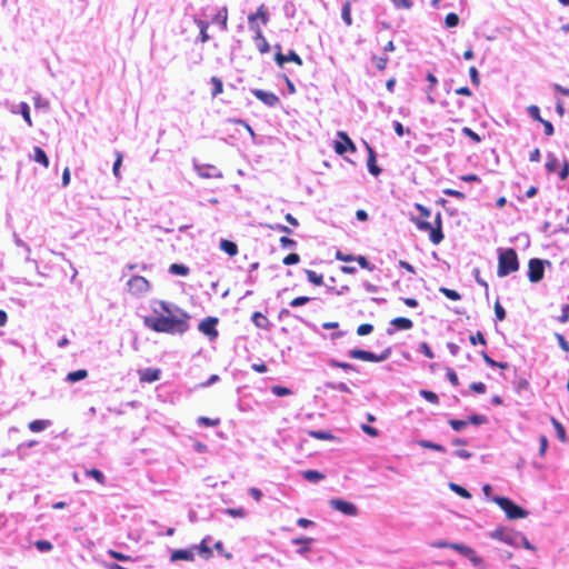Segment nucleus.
I'll return each mask as SVG.
<instances>
[{
  "instance_id": "f257e3e1",
  "label": "nucleus",
  "mask_w": 569,
  "mask_h": 569,
  "mask_svg": "<svg viewBox=\"0 0 569 569\" xmlns=\"http://www.w3.org/2000/svg\"><path fill=\"white\" fill-rule=\"evenodd\" d=\"M163 310L167 316L160 317H146L144 325L154 332H164L170 335H182L189 329L190 316L187 312H181L180 316H173L168 307L162 303Z\"/></svg>"
},
{
  "instance_id": "f03ea898",
  "label": "nucleus",
  "mask_w": 569,
  "mask_h": 569,
  "mask_svg": "<svg viewBox=\"0 0 569 569\" xmlns=\"http://www.w3.org/2000/svg\"><path fill=\"white\" fill-rule=\"evenodd\" d=\"M416 209L419 211V218L416 221L417 227L420 230L429 232L430 241L433 244L440 243L443 239L442 221L440 213L438 212L435 218V222L430 223L427 221V219L430 217V210L420 203L416 204Z\"/></svg>"
},
{
  "instance_id": "7ed1b4c3",
  "label": "nucleus",
  "mask_w": 569,
  "mask_h": 569,
  "mask_svg": "<svg viewBox=\"0 0 569 569\" xmlns=\"http://www.w3.org/2000/svg\"><path fill=\"white\" fill-rule=\"evenodd\" d=\"M518 269L519 261L516 250L512 248H508L500 251L498 257V276L506 277L509 273L516 272Z\"/></svg>"
},
{
  "instance_id": "20e7f679",
  "label": "nucleus",
  "mask_w": 569,
  "mask_h": 569,
  "mask_svg": "<svg viewBox=\"0 0 569 569\" xmlns=\"http://www.w3.org/2000/svg\"><path fill=\"white\" fill-rule=\"evenodd\" d=\"M495 501L505 511L509 519H521L528 516V511L513 503L509 498L496 497Z\"/></svg>"
},
{
  "instance_id": "39448f33",
  "label": "nucleus",
  "mask_w": 569,
  "mask_h": 569,
  "mask_svg": "<svg viewBox=\"0 0 569 569\" xmlns=\"http://www.w3.org/2000/svg\"><path fill=\"white\" fill-rule=\"evenodd\" d=\"M390 350L387 349L381 355H376L371 351L362 350V349H352L349 351V357L352 359L369 361V362H380L389 356Z\"/></svg>"
},
{
  "instance_id": "423d86ee",
  "label": "nucleus",
  "mask_w": 569,
  "mask_h": 569,
  "mask_svg": "<svg viewBox=\"0 0 569 569\" xmlns=\"http://www.w3.org/2000/svg\"><path fill=\"white\" fill-rule=\"evenodd\" d=\"M128 287L132 295L140 296L149 291L150 283L144 277L133 276L128 281Z\"/></svg>"
},
{
  "instance_id": "0eeeda50",
  "label": "nucleus",
  "mask_w": 569,
  "mask_h": 569,
  "mask_svg": "<svg viewBox=\"0 0 569 569\" xmlns=\"http://www.w3.org/2000/svg\"><path fill=\"white\" fill-rule=\"evenodd\" d=\"M528 268V278L531 282H538L543 278L545 268L542 260L537 258L530 259Z\"/></svg>"
},
{
  "instance_id": "6e6552de",
  "label": "nucleus",
  "mask_w": 569,
  "mask_h": 569,
  "mask_svg": "<svg viewBox=\"0 0 569 569\" xmlns=\"http://www.w3.org/2000/svg\"><path fill=\"white\" fill-rule=\"evenodd\" d=\"M338 137L340 138V140L336 141V143H335V151L338 154H343L347 151H351V152L356 151V147H355L353 142L351 141V139L348 137V134L346 132L340 131L338 133Z\"/></svg>"
},
{
  "instance_id": "1a4fd4ad",
  "label": "nucleus",
  "mask_w": 569,
  "mask_h": 569,
  "mask_svg": "<svg viewBox=\"0 0 569 569\" xmlns=\"http://www.w3.org/2000/svg\"><path fill=\"white\" fill-rule=\"evenodd\" d=\"M217 323V318L208 317L199 323L198 328L203 335L208 336L210 339H214L218 337V331L216 329Z\"/></svg>"
},
{
  "instance_id": "9d476101",
  "label": "nucleus",
  "mask_w": 569,
  "mask_h": 569,
  "mask_svg": "<svg viewBox=\"0 0 569 569\" xmlns=\"http://www.w3.org/2000/svg\"><path fill=\"white\" fill-rule=\"evenodd\" d=\"M251 92L258 100H260L268 107H274L279 103V98L273 92H268L261 89H253Z\"/></svg>"
},
{
  "instance_id": "9b49d317",
  "label": "nucleus",
  "mask_w": 569,
  "mask_h": 569,
  "mask_svg": "<svg viewBox=\"0 0 569 569\" xmlns=\"http://www.w3.org/2000/svg\"><path fill=\"white\" fill-rule=\"evenodd\" d=\"M330 505L336 510H339L340 512L347 515V516H355L357 515V507L348 501L341 500V499H332L330 501Z\"/></svg>"
},
{
  "instance_id": "f8f14e48",
  "label": "nucleus",
  "mask_w": 569,
  "mask_h": 569,
  "mask_svg": "<svg viewBox=\"0 0 569 569\" xmlns=\"http://www.w3.org/2000/svg\"><path fill=\"white\" fill-rule=\"evenodd\" d=\"M274 60L279 67H283L286 62H295L298 66H302L301 58L292 50L289 51L288 54H283L278 51L274 56Z\"/></svg>"
},
{
  "instance_id": "ddd939ff",
  "label": "nucleus",
  "mask_w": 569,
  "mask_h": 569,
  "mask_svg": "<svg viewBox=\"0 0 569 569\" xmlns=\"http://www.w3.org/2000/svg\"><path fill=\"white\" fill-rule=\"evenodd\" d=\"M366 148L368 151V160H367L368 170L371 174L377 177L380 174L381 169L377 166L376 152L372 149V147L369 144H366Z\"/></svg>"
},
{
  "instance_id": "4468645a",
  "label": "nucleus",
  "mask_w": 569,
  "mask_h": 569,
  "mask_svg": "<svg viewBox=\"0 0 569 569\" xmlns=\"http://www.w3.org/2000/svg\"><path fill=\"white\" fill-rule=\"evenodd\" d=\"M160 377V370L157 368H147L139 371V379L141 382H153Z\"/></svg>"
},
{
  "instance_id": "2eb2a0df",
  "label": "nucleus",
  "mask_w": 569,
  "mask_h": 569,
  "mask_svg": "<svg viewBox=\"0 0 569 569\" xmlns=\"http://www.w3.org/2000/svg\"><path fill=\"white\" fill-rule=\"evenodd\" d=\"M194 555L192 549H177L174 550L171 556V561H178V560H186V561H193Z\"/></svg>"
},
{
  "instance_id": "dca6fc26",
  "label": "nucleus",
  "mask_w": 569,
  "mask_h": 569,
  "mask_svg": "<svg viewBox=\"0 0 569 569\" xmlns=\"http://www.w3.org/2000/svg\"><path fill=\"white\" fill-rule=\"evenodd\" d=\"M209 540H210V537H206L201 540L199 546L193 547V549H197L199 556L206 560H208L212 557V550L208 545Z\"/></svg>"
},
{
  "instance_id": "f3484780",
  "label": "nucleus",
  "mask_w": 569,
  "mask_h": 569,
  "mask_svg": "<svg viewBox=\"0 0 569 569\" xmlns=\"http://www.w3.org/2000/svg\"><path fill=\"white\" fill-rule=\"evenodd\" d=\"M390 325L398 330H410L413 327V322L409 318L397 317L390 321Z\"/></svg>"
},
{
  "instance_id": "a211bd4d",
  "label": "nucleus",
  "mask_w": 569,
  "mask_h": 569,
  "mask_svg": "<svg viewBox=\"0 0 569 569\" xmlns=\"http://www.w3.org/2000/svg\"><path fill=\"white\" fill-rule=\"evenodd\" d=\"M491 537L499 539L508 545H516L515 537L512 533L507 532L505 529H497L491 533Z\"/></svg>"
},
{
  "instance_id": "6ab92c4d",
  "label": "nucleus",
  "mask_w": 569,
  "mask_h": 569,
  "mask_svg": "<svg viewBox=\"0 0 569 569\" xmlns=\"http://www.w3.org/2000/svg\"><path fill=\"white\" fill-rule=\"evenodd\" d=\"M33 161L40 163L41 166H43V168H48L49 167V159H48V156L47 153L44 152V150L40 147H34L33 148Z\"/></svg>"
},
{
  "instance_id": "aec40b11",
  "label": "nucleus",
  "mask_w": 569,
  "mask_h": 569,
  "mask_svg": "<svg viewBox=\"0 0 569 569\" xmlns=\"http://www.w3.org/2000/svg\"><path fill=\"white\" fill-rule=\"evenodd\" d=\"M219 247L230 257H234L238 253V246L233 241L222 239Z\"/></svg>"
},
{
  "instance_id": "412c9836",
  "label": "nucleus",
  "mask_w": 569,
  "mask_h": 569,
  "mask_svg": "<svg viewBox=\"0 0 569 569\" xmlns=\"http://www.w3.org/2000/svg\"><path fill=\"white\" fill-rule=\"evenodd\" d=\"M213 22L220 23L223 30H227L228 27V9L223 7L218 10L216 16L213 17Z\"/></svg>"
},
{
  "instance_id": "4be33fe9",
  "label": "nucleus",
  "mask_w": 569,
  "mask_h": 569,
  "mask_svg": "<svg viewBox=\"0 0 569 569\" xmlns=\"http://www.w3.org/2000/svg\"><path fill=\"white\" fill-rule=\"evenodd\" d=\"M248 19H249V22H252V21H254L256 19H260V20L262 21V23H263V24H267V23H268L269 18H268V11H267L266 7H264L263 4H261V6L258 8L257 12H256V13H253V14H250V16L248 17Z\"/></svg>"
},
{
  "instance_id": "5701e85b",
  "label": "nucleus",
  "mask_w": 569,
  "mask_h": 569,
  "mask_svg": "<svg viewBox=\"0 0 569 569\" xmlns=\"http://www.w3.org/2000/svg\"><path fill=\"white\" fill-rule=\"evenodd\" d=\"M251 319L256 327L260 329H267L270 325L269 319L259 311L254 312Z\"/></svg>"
},
{
  "instance_id": "b1692460",
  "label": "nucleus",
  "mask_w": 569,
  "mask_h": 569,
  "mask_svg": "<svg viewBox=\"0 0 569 569\" xmlns=\"http://www.w3.org/2000/svg\"><path fill=\"white\" fill-rule=\"evenodd\" d=\"M341 18L343 20V22L347 24V26H351L352 24V18H351V1L350 0H347L343 6H342V9H341Z\"/></svg>"
},
{
  "instance_id": "393cba45",
  "label": "nucleus",
  "mask_w": 569,
  "mask_h": 569,
  "mask_svg": "<svg viewBox=\"0 0 569 569\" xmlns=\"http://www.w3.org/2000/svg\"><path fill=\"white\" fill-rule=\"evenodd\" d=\"M88 377V371L86 369H79L76 371H71L67 375V380L71 383L83 380Z\"/></svg>"
},
{
  "instance_id": "a878e982",
  "label": "nucleus",
  "mask_w": 569,
  "mask_h": 569,
  "mask_svg": "<svg viewBox=\"0 0 569 569\" xmlns=\"http://www.w3.org/2000/svg\"><path fill=\"white\" fill-rule=\"evenodd\" d=\"M50 426L49 420H33L29 422L28 427L32 432L43 431L46 428Z\"/></svg>"
},
{
  "instance_id": "bb28decb",
  "label": "nucleus",
  "mask_w": 569,
  "mask_h": 569,
  "mask_svg": "<svg viewBox=\"0 0 569 569\" xmlns=\"http://www.w3.org/2000/svg\"><path fill=\"white\" fill-rule=\"evenodd\" d=\"M169 271L172 274H177V276H181V277H186V276L189 274V268L187 266H184V264H181V263H172V264H170Z\"/></svg>"
},
{
  "instance_id": "cd10ccee",
  "label": "nucleus",
  "mask_w": 569,
  "mask_h": 569,
  "mask_svg": "<svg viewBox=\"0 0 569 569\" xmlns=\"http://www.w3.org/2000/svg\"><path fill=\"white\" fill-rule=\"evenodd\" d=\"M210 82L212 83L211 97L216 98L218 94L223 91V82L218 77H211Z\"/></svg>"
},
{
  "instance_id": "c85d7f7f",
  "label": "nucleus",
  "mask_w": 569,
  "mask_h": 569,
  "mask_svg": "<svg viewBox=\"0 0 569 569\" xmlns=\"http://www.w3.org/2000/svg\"><path fill=\"white\" fill-rule=\"evenodd\" d=\"M550 421L557 432L559 440L563 443L567 442V435H566L565 427L555 418H551Z\"/></svg>"
},
{
  "instance_id": "c756f323",
  "label": "nucleus",
  "mask_w": 569,
  "mask_h": 569,
  "mask_svg": "<svg viewBox=\"0 0 569 569\" xmlns=\"http://www.w3.org/2000/svg\"><path fill=\"white\" fill-rule=\"evenodd\" d=\"M302 476L306 480H308L310 482H317L325 478V475L317 470H306L302 472Z\"/></svg>"
},
{
  "instance_id": "7c9ffc66",
  "label": "nucleus",
  "mask_w": 569,
  "mask_h": 569,
  "mask_svg": "<svg viewBox=\"0 0 569 569\" xmlns=\"http://www.w3.org/2000/svg\"><path fill=\"white\" fill-rule=\"evenodd\" d=\"M256 38L258 40H260V43H259V51L261 53H266L269 51V43L268 41L266 40V38L262 36V31L259 27L256 28Z\"/></svg>"
},
{
  "instance_id": "2f4dec72",
  "label": "nucleus",
  "mask_w": 569,
  "mask_h": 569,
  "mask_svg": "<svg viewBox=\"0 0 569 569\" xmlns=\"http://www.w3.org/2000/svg\"><path fill=\"white\" fill-rule=\"evenodd\" d=\"M450 549H453L466 557L473 556V549L462 543L450 545Z\"/></svg>"
},
{
  "instance_id": "473e14b6",
  "label": "nucleus",
  "mask_w": 569,
  "mask_h": 569,
  "mask_svg": "<svg viewBox=\"0 0 569 569\" xmlns=\"http://www.w3.org/2000/svg\"><path fill=\"white\" fill-rule=\"evenodd\" d=\"M116 161L113 163V167H112V172L114 174L116 178L120 179L121 178V174H120V167L122 164V160H123V156L120 151H116Z\"/></svg>"
},
{
  "instance_id": "72a5a7b5",
  "label": "nucleus",
  "mask_w": 569,
  "mask_h": 569,
  "mask_svg": "<svg viewBox=\"0 0 569 569\" xmlns=\"http://www.w3.org/2000/svg\"><path fill=\"white\" fill-rule=\"evenodd\" d=\"M306 276L308 280L315 286H321L323 283V276L318 274L312 270H306Z\"/></svg>"
},
{
  "instance_id": "f704fd0d",
  "label": "nucleus",
  "mask_w": 569,
  "mask_h": 569,
  "mask_svg": "<svg viewBox=\"0 0 569 569\" xmlns=\"http://www.w3.org/2000/svg\"><path fill=\"white\" fill-rule=\"evenodd\" d=\"M19 108H20V112H21L24 121L27 122L28 127H32V120H31L30 109H29L28 103L27 102H21L19 104Z\"/></svg>"
},
{
  "instance_id": "c9c22d12",
  "label": "nucleus",
  "mask_w": 569,
  "mask_h": 569,
  "mask_svg": "<svg viewBox=\"0 0 569 569\" xmlns=\"http://www.w3.org/2000/svg\"><path fill=\"white\" fill-rule=\"evenodd\" d=\"M558 166H559V161L556 158V156L555 154H548V160L546 162L547 171L549 173H553L558 169Z\"/></svg>"
},
{
  "instance_id": "e433bc0d",
  "label": "nucleus",
  "mask_w": 569,
  "mask_h": 569,
  "mask_svg": "<svg viewBox=\"0 0 569 569\" xmlns=\"http://www.w3.org/2000/svg\"><path fill=\"white\" fill-rule=\"evenodd\" d=\"M86 475H87V476L92 477V478H93L97 482H99L100 485H104V482H106V477H104V476H103V473H102L100 470H98V469L92 468V469H90V470H87V471H86Z\"/></svg>"
},
{
  "instance_id": "4c0bfd02",
  "label": "nucleus",
  "mask_w": 569,
  "mask_h": 569,
  "mask_svg": "<svg viewBox=\"0 0 569 569\" xmlns=\"http://www.w3.org/2000/svg\"><path fill=\"white\" fill-rule=\"evenodd\" d=\"M198 27L200 28V41L202 43L207 42L209 40V34L207 32L208 30V23L202 20L197 21Z\"/></svg>"
},
{
  "instance_id": "58836bf2",
  "label": "nucleus",
  "mask_w": 569,
  "mask_h": 569,
  "mask_svg": "<svg viewBox=\"0 0 569 569\" xmlns=\"http://www.w3.org/2000/svg\"><path fill=\"white\" fill-rule=\"evenodd\" d=\"M419 446H421L422 448H427V449H431V450H436V451H440V452H443L446 450V448L442 445L435 443V442H431L428 440L419 441Z\"/></svg>"
},
{
  "instance_id": "ea45409f",
  "label": "nucleus",
  "mask_w": 569,
  "mask_h": 569,
  "mask_svg": "<svg viewBox=\"0 0 569 569\" xmlns=\"http://www.w3.org/2000/svg\"><path fill=\"white\" fill-rule=\"evenodd\" d=\"M485 362L489 365L490 367H498L500 369H507L508 363L507 362H497L493 359H491L485 351L481 353Z\"/></svg>"
},
{
  "instance_id": "a19ab883",
  "label": "nucleus",
  "mask_w": 569,
  "mask_h": 569,
  "mask_svg": "<svg viewBox=\"0 0 569 569\" xmlns=\"http://www.w3.org/2000/svg\"><path fill=\"white\" fill-rule=\"evenodd\" d=\"M309 435L316 439H320V440H332L333 439V436L329 432V431H323V430H319V431H315V430H311L309 431Z\"/></svg>"
},
{
  "instance_id": "79ce46f5",
  "label": "nucleus",
  "mask_w": 569,
  "mask_h": 569,
  "mask_svg": "<svg viewBox=\"0 0 569 569\" xmlns=\"http://www.w3.org/2000/svg\"><path fill=\"white\" fill-rule=\"evenodd\" d=\"M450 489L462 498H466V499L471 498V493L467 489H465L463 487H461L459 485L450 483Z\"/></svg>"
},
{
  "instance_id": "37998d69",
  "label": "nucleus",
  "mask_w": 569,
  "mask_h": 569,
  "mask_svg": "<svg viewBox=\"0 0 569 569\" xmlns=\"http://www.w3.org/2000/svg\"><path fill=\"white\" fill-rule=\"evenodd\" d=\"M271 392L276 395L277 397H286L290 396L292 392L289 388L282 387V386H272Z\"/></svg>"
},
{
  "instance_id": "c03bdc74",
  "label": "nucleus",
  "mask_w": 569,
  "mask_h": 569,
  "mask_svg": "<svg viewBox=\"0 0 569 569\" xmlns=\"http://www.w3.org/2000/svg\"><path fill=\"white\" fill-rule=\"evenodd\" d=\"M198 423L201 426H206V427H216L220 423V419L219 418L212 419V418H208V417H199Z\"/></svg>"
},
{
  "instance_id": "a18cd8bd",
  "label": "nucleus",
  "mask_w": 569,
  "mask_h": 569,
  "mask_svg": "<svg viewBox=\"0 0 569 569\" xmlns=\"http://www.w3.org/2000/svg\"><path fill=\"white\" fill-rule=\"evenodd\" d=\"M441 293H443L448 299L457 301L460 300L461 296L456 290L449 289V288H440L439 290Z\"/></svg>"
},
{
  "instance_id": "49530a36",
  "label": "nucleus",
  "mask_w": 569,
  "mask_h": 569,
  "mask_svg": "<svg viewBox=\"0 0 569 569\" xmlns=\"http://www.w3.org/2000/svg\"><path fill=\"white\" fill-rule=\"evenodd\" d=\"M420 395L429 402L433 403V405H438L439 403V398L438 396L433 392V391H430V390H420Z\"/></svg>"
},
{
  "instance_id": "de8ad7c7",
  "label": "nucleus",
  "mask_w": 569,
  "mask_h": 569,
  "mask_svg": "<svg viewBox=\"0 0 569 569\" xmlns=\"http://www.w3.org/2000/svg\"><path fill=\"white\" fill-rule=\"evenodd\" d=\"M330 366L335 367V368H340V369H343V370L358 371L357 368L353 365L348 363V362H340V361H337V360H331L330 361Z\"/></svg>"
},
{
  "instance_id": "09e8293b",
  "label": "nucleus",
  "mask_w": 569,
  "mask_h": 569,
  "mask_svg": "<svg viewBox=\"0 0 569 569\" xmlns=\"http://www.w3.org/2000/svg\"><path fill=\"white\" fill-rule=\"evenodd\" d=\"M445 23L448 28H453L459 23V17L455 12H450L445 18Z\"/></svg>"
},
{
  "instance_id": "8fccbe9b",
  "label": "nucleus",
  "mask_w": 569,
  "mask_h": 569,
  "mask_svg": "<svg viewBox=\"0 0 569 569\" xmlns=\"http://www.w3.org/2000/svg\"><path fill=\"white\" fill-rule=\"evenodd\" d=\"M372 61L376 66V68L379 70V71H383L388 64V58L387 57H377V56H373L372 57Z\"/></svg>"
},
{
  "instance_id": "3c124183",
  "label": "nucleus",
  "mask_w": 569,
  "mask_h": 569,
  "mask_svg": "<svg viewBox=\"0 0 569 569\" xmlns=\"http://www.w3.org/2000/svg\"><path fill=\"white\" fill-rule=\"evenodd\" d=\"M107 553L112 557L113 559L116 560H119V561H130L131 560V557L128 556V555H124L122 552H119V551H116L113 549H109L107 551Z\"/></svg>"
},
{
  "instance_id": "603ef678",
  "label": "nucleus",
  "mask_w": 569,
  "mask_h": 569,
  "mask_svg": "<svg viewBox=\"0 0 569 569\" xmlns=\"http://www.w3.org/2000/svg\"><path fill=\"white\" fill-rule=\"evenodd\" d=\"M469 340H470L471 345H473V346H476L477 343H480L483 346L487 345V341L481 331H477L475 335H471L469 337Z\"/></svg>"
},
{
  "instance_id": "864d4df0",
  "label": "nucleus",
  "mask_w": 569,
  "mask_h": 569,
  "mask_svg": "<svg viewBox=\"0 0 569 569\" xmlns=\"http://www.w3.org/2000/svg\"><path fill=\"white\" fill-rule=\"evenodd\" d=\"M528 112H529L530 117H531L533 120L538 121V122H541V121H543V120H545V119H542V118H541V116H540V109H539V107H537V106H535V104H531V106H529V107H528Z\"/></svg>"
},
{
  "instance_id": "5fc2aeb1",
  "label": "nucleus",
  "mask_w": 569,
  "mask_h": 569,
  "mask_svg": "<svg viewBox=\"0 0 569 569\" xmlns=\"http://www.w3.org/2000/svg\"><path fill=\"white\" fill-rule=\"evenodd\" d=\"M34 546L41 552L50 551L52 549V545L48 540H37Z\"/></svg>"
},
{
  "instance_id": "6e6d98bb",
  "label": "nucleus",
  "mask_w": 569,
  "mask_h": 569,
  "mask_svg": "<svg viewBox=\"0 0 569 569\" xmlns=\"http://www.w3.org/2000/svg\"><path fill=\"white\" fill-rule=\"evenodd\" d=\"M226 512L233 517V518H243L246 517V511L243 508L239 507V508H228L226 509Z\"/></svg>"
},
{
  "instance_id": "4d7b16f0",
  "label": "nucleus",
  "mask_w": 569,
  "mask_h": 569,
  "mask_svg": "<svg viewBox=\"0 0 569 569\" xmlns=\"http://www.w3.org/2000/svg\"><path fill=\"white\" fill-rule=\"evenodd\" d=\"M493 308H495V315H496L497 320L498 321L505 320L506 311L498 300L495 302Z\"/></svg>"
},
{
  "instance_id": "13d9d810",
  "label": "nucleus",
  "mask_w": 569,
  "mask_h": 569,
  "mask_svg": "<svg viewBox=\"0 0 569 569\" xmlns=\"http://www.w3.org/2000/svg\"><path fill=\"white\" fill-rule=\"evenodd\" d=\"M373 330V326L370 323H362L357 328L358 336H367L371 333Z\"/></svg>"
},
{
  "instance_id": "bf43d9fd",
  "label": "nucleus",
  "mask_w": 569,
  "mask_h": 569,
  "mask_svg": "<svg viewBox=\"0 0 569 569\" xmlns=\"http://www.w3.org/2000/svg\"><path fill=\"white\" fill-rule=\"evenodd\" d=\"M300 261V256L298 253H289L288 256H286L283 258V264L286 266H291V264H296Z\"/></svg>"
},
{
  "instance_id": "052dcab7",
  "label": "nucleus",
  "mask_w": 569,
  "mask_h": 569,
  "mask_svg": "<svg viewBox=\"0 0 569 569\" xmlns=\"http://www.w3.org/2000/svg\"><path fill=\"white\" fill-rule=\"evenodd\" d=\"M450 427L455 431H460L462 428H465L468 425L467 420H458V419H451L449 421Z\"/></svg>"
},
{
  "instance_id": "680f3d73",
  "label": "nucleus",
  "mask_w": 569,
  "mask_h": 569,
  "mask_svg": "<svg viewBox=\"0 0 569 569\" xmlns=\"http://www.w3.org/2000/svg\"><path fill=\"white\" fill-rule=\"evenodd\" d=\"M462 133L477 143L481 141L480 136L468 127L462 128Z\"/></svg>"
},
{
  "instance_id": "e2e57ef3",
  "label": "nucleus",
  "mask_w": 569,
  "mask_h": 569,
  "mask_svg": "<svg viewBox=\"0 0 569 569\" xmlns=\"http://www.w3.org/2000/svg\"><path fill=\"white\" fill-rule=\"evenodd\" d=\"M419 350L429 359H432L435 357L433 351L431 350L430 346L427 342H421L419 345Z\"/></svg>"
},
{
  "instance_id": "0e129e2a",
  "label": "nucleus",
  "mask_w": 569,
  "mask_h": 569,
  "mask_svg": "<svg viewBox=\"0 0 569 569\" xmlns=\"http://www.w3.org/2000/svg\"><path fill=\"white\" fill-rule=\"evenodd\" d=\"M446 373H447L448 380L451 382L452 386H455V387L459 386V378L453 369L448 368Z\"/></svg>"
},
{
  "instance_id": "69168bd1",
  "label": "nucleus",
  "mask_w": 569,
  "mask_h": 569,
  "mask_svg": "<svg viewBox=\"0 0 569 569\" xmlns=\"http://www.w3.org/2000/svg\"><path fill=\"white\" fill-rule=\"evenodd\" d=\"M355 260L359 263V266L361 268L367 269L369 271L373 270V266L370 264V262L368 261V259L365 256H359V257L355 258Z\"/></svg>"
},
{
  "instance_id": "338daca9",
  "label": "nucleus",
  "mask_w": 569,
  "mask_h": 569,
  "mask_svg": "<svg viewBox=\"0 0 569 569\" xmlns=\"http://www.w3.org/2000/svg\"><path fill=\"white\" fill-rule=\"evenodd\" d=\"M310 301V298L307 297V296H300V297H297V298H293L291 301H290V306L291 307H300V306H303L306 305L307 302Z\"/></svg>"
},
{
  "instance_id": "774afa93",
  "label": "nucleus",
  "mask_w": 569,
  "mask_h": 569,
  "mask_svg": "<svg viewBox=\"0 0 569 569\" xmlns=\"http://www.w3.org/2000/svg\"><path fill=\"white\" fill-rule=\"evenodd\" d=\"M556 339L565 352H569V343L561 333H556Z\"/></svg>"
}]
</instances>
